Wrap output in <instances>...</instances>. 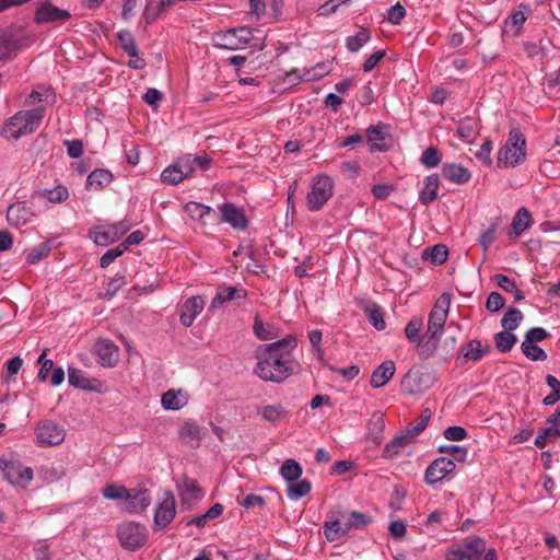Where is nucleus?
I'll return each instance as SVG.
<instances>
[{
  "mask_svg": "<svg viewBox=\"0 0 560 560\" xmlns=\"http://www.w3.org/2000/svg\"><path fill=\"white\" fill-rule=\"evenodd\" d=\"M295 347L296 338L292 335L259 346L256 350L257 362L253 373L264 382L281 383L285 381L299 365L292 354Z\"/></svg>",
  "mask_w": 560,
  "mask_h": 560,
  "instance_id": "f257e3e1",
  "label": "nucleus"
},
{
  "mask_svg": "<svg viewBox=\"0 0 560 560\" xmlns=\"http://www.w3.org/2000/svg\"><path fill=\"white\" fill-rule=\"evenodd\" d=\"M46 108L36 106L32 109H22L5 120L2 133L7 139L19 140L35 132L44 119Z\"/></svg>",
  "mask_w": 560,
  "mask_h": 560,
  "instance_id": "f03ea898",
  "label": "nucleus"
},
{
  "mask_svg": "<svg viewBox=\"0 0 560 560\" xmlns=\"http://www.w3.org/2000/svg\"><path fill=\"white\" fill-rule=\"evenodd\" d=\"M526 139L520 128H512L506 143L499 150L497 164L499 167L516 166L525 160Z\"/></svg>",
  "mask_w": 560,
  "mask_h": 560,
  "instance_id": "7ed1b4c3",
  "label": "nucleus"
},
{
  "mask_svg": "<svg viewBox=\"0 0 560 560\" xmlns=\"http://www.w3.org/2000/svg\"><path fill=\"white\" fill-rule=\"evenodd\" d=\"M334 180L328 175L316 176L311 184V190L306 195V206L312 212L319 211L332 197Z\"/></svg>",
  "mask_w": 560,
  "mask_h": 560,
  "instance_id": "20e7f679",
  "label": "nucleus"
},
{
  "mask_svg": "<svg viewBox=\"0 0 560 560\" xmlns=\"http://www.w3.org/2000/svg\"><path fill=\"white\" fill-rule=\"evenodd\" d=\"M117 538L124 549L135 551L147 542L148 530L140 523L124 522L117 527Z\"/></svg>",
  "mask_w": 560,
  "mask_h": 560,
  "instance_id": "39448f33",
  "label": "nucleus"
},
{
  "mask_svg": "<svg viewBox=\"0 0 560 560\" xmlns=\"http://www.w3.org/2000/svg\"><path fill=\"white\" fill-rule=\"evenodd\" d=\"M254 38L253 30L248 27L230 28L213 35L214 46L228 50L242 49Z\"/></svg>",
  "mask_w": 560,
  "mask_h": 560,
  "instance_id": "423d86ee",
  "label": "nucleus"
},
{
  "mask_svg": "<svg viewBox=\"0 0 560 560\" xmlns=\"http://www.w3.org/2000/svg\"><path fill=\"white\" fill-rule=\"evenodd\" d=\"M0 471L11 485L25 488L33 480V469L13 458H0Z\"/></svg>",
  "mask_w": 560,
  "mask_h": 560,
  "instance_id": "0eeeda50",
  "label": "nucleus"
},
{
  "mask_svg": "<svg viewBox=\"0 0 560 560\" xmlns=\"http://www.w3.org/2000/svg\"><path fill=\"white\" fill-rule=\"evenodd\" d=\"M450 304V294L443 293L432 307L428 318V329L425 331V336H430V339H439L447 318Z\"/></svg>",
  "mask_w": 560,
  "mask_h": 560,
  "instance_id": "6e6552de",
  "label": "nucleus"
},
{
  "mask_svg": "<svg viewBox=\"0 0 560 560\" xmlns=\"http://www.w3.org/2000/svg\"><path fill=\"white\" fill-rule=\"evenodd\" d=\"M434 383V376L431 372L420 370H409L401 380L402 392L407 395L422 394Z\"/></svg>",
  "mask_w": 560,
  "mask_h": 560,
  "instance_id": "1a4fd4ad",
  "label": "nucleus"
},
{
  "mask_svg": "<svg viewBox=\"0 0 560 560\" xmlns=\"http://www.w3.org/2000/svg\"><path fill=\"white\" fill-rule=\"evenodd\" d=\"M485 550L486 541L482 538L466 539L447 551L446 560H480Z\"/></svg>",
  "mask_w": 560,
  "mask_h": 560,
  "instance_id": "9d476101",
  "label": "nucleus"
},
{
  "mask_svg": "<svg viewBox=\"0 0 560 560\" xmlns=\"http://www.w3.org/2000/svg\"><path fill=\"white\" fill-rule=\"evenodd\" d=\"M131 228L128 221H120L105 226L103 230L93 228L89 231L90 238L100 246H107L110 243L119 240Z\"/></svg>",
  "mask_w": 560,
  "mask_h": 560,
  "instance_id": "9b49d317",
  "label": "nucleus"
},
{
  "mask_svg": "<svg viewBox=\"0 0 560 560\" xmlns=\"http://www.w3.org/2000/svg\"><path fill=\"white\" fill-rule=\"evenodd\" d=\"M36 442L39 446H54L63 442L65 430L51 420L40 421L35 430Z\"/></svg>",
  "mask_w": 560,
  "mask_h": 560,
  "instance_id": "f8f14e48",
  "label": "nucleus"
},
{
  "mask_svg": "<svg viewBox=\"0 0 560 560\" xmlns=\"http://www.w3.org/2000/svg\"><path fill=\"white\" fill-rule=\"evenodd\" d=\"M71 18L68 10L60 9L49 1L38 3L34 21L37 24H62Z\"/></svg>",
  "mask_w": 560,
  "mask_h": 560,
  "instance_id": "ddd939ff",
  "label": "nucleus"
},
{
  "mask_svg": "<svg viewBox=\"0 0 560 560\" xmlns=\"http://www.w3.org/2000/svg\"><path fill=\"white\" fill-rule=\"evenodd\" d=\"M455 468L456 465L453 459L447 457H439L428 466L424 474V481L428 485H434L452 474Z\"/></svg>",
  "mask_w": 560,
  "mask_h": 560,
  "instance_id": "4468645a",
  "label": "nucleus"
},
{
  "mask_svg": "<svg viewBox=\"0 0 560 560\" xmlns=\"http://www.w3.org/2000/svg\"><path fill=\"white\" fill-rule=\"evenodd\" d=\"M179 495L182 509L190 511L203 499L205 492L196 479L186 477L184 478L183 488L179 492Z\"/></svg>",
  "mask_w": 560,
  "mask_h": 560,
  "instance_id": "2eb2a0df",
  "label": "nucleus"
},
{
  "mask_svg": "<svg viewBox=\"0 0 560 560\" xmlns=\"http://www.w3.org/2000/svg\"><path fill=\"white\" fill-rule=\"evenodd\" d=\"M207 432V428L199 425L196 421L186 420L183 422L178 435L183 443L197 448L200 446Z\"/></svg>",
  "mask_w": 560,
  "mask_h": 560,
  "instance_id": "dca6fc26",
  "label": "nucleus"
},
{
  "mask_svg": "<svg viewBox=\"0 0 560 560\" xmlns=\"http://www.w3.org/2000/svg\"><path fill=\"white\" fill-rule=\"evenodd\" d=\"M93 353L103 366H114L119 357L118 347L109 339H100L93 346Z\"/></svg>",
  "mask_w": 560,
  "mask_h": 560,
  "instance_id": "f3484780",
  "label": "nucleus"
},
{
  "mask_svg": "<svg viewBox=\"0 0 560 560\" xmlns=\"http://www.w3.org/2000/svg\"><path fill=\"white\" fill-rule=\"evenodd\" d=\"M151 504V495L147 489H128V495L125 499L124 510L129 513H141Z\"/></svg>",
  "mask_w": 560,
  "mask_h": 560,
  "instance_id": "a211bd4d",
  "label": "nucleus"
},
{
  "mask_svg": "<svg viewBox=\"0 0 560 560\" xmlns=\"http://www.w3.org/2000/svg\"><path fill=\"white\" fill-rule=\"evenodd\" d=\"M34 217V211L25 201L15 202L7 210V220L15 228L30 223Z\"/></svg>",
  "mask_w": 560,
  "mask_h": 560,
  "instance_id": "6ab92c4d",
  "label": "nucleus"
},
{
  "mask_svg": "<svg viewBox=\"0 0 560 560\" xmlns=\"http://www.w3.org/2000/svg\"><path fill=\"white\" fill-rule=\"evenodd\" d=\"M492 348L490 345L482 346L479 339H472L465 343L464 346H462L457 360L462 362H478L485 355L489 354Z\"/></svg>",
  "mask_w": 560,
  "mask_h": 560,
  "instance_id": "aec40b11",
  "label": "nucleus"
},
{
  "mask_svg": "<svg viewBox=\"0 0 560 560\" xmlns=\"http://www.w3.org/2000/svg\"><path fill=\"white\" fill-rule=\"evenodd\" d=\"M247 291L242 287L220 285L211 301L212 308H219L234 300H245Z\"/></svg>",
  "mask_w": 560,
  "mask_h": 560,
  "instance_id": "412c9836",
  "label": "nucleus"
},
{
  "mask_svg": "<svg viewBox=\"0 0 560 560\" xmlns=\"http://www.w3.org/2000/svg\"><path fill=\"white\" fill-rule=\"evenodd\" d=\"M205 307V300L199 296H190L186 300V302L183 304L180 314H179V320L180 323L189 327L196 317L202 312Z\"/></svg>",
  "mask_w": 560,
  "mask_h": 560,
  "instance_id": "4be33fe9",
  "label": "nucleus"
},
{
  "mask_svg": "<svg viewBox=\"0 0 560 560\" xmlns=\"http://www.w3.org/2000/svg\"><path fill=\"white\" fill-rule=\"evenodd\" d=\"M220 211L222 214V221L229 223L234 229L243 230L247 228L248 221L245 213L234 203H223L220 207Z\"/></svg>",
  "mask_w": 560,
  "mask_h": 560,
  "instance_id": "5701e85b",
  "label": "nucleus"
},
{
  "mask_svg": "<svg viewBox=\"0 0 560 560\" xmlns=\"http://www.w3.org/2000/svg\"><path fill=\"white\" fill-rule=\"evenodd\" d=\"M442 176L456 185H465L471 178V173L467 167L456 163H445L441 170Z\"/></svg>",
  "mask_w": 560,
  "mask_h": 560,
  "instance_id": "b1692460",
  "label": "nucleus"
},
{
  "mask_svg": "<svg viewBox=\"0 0 560 560\" xmlns=\"http://www.w3.org/2000/svg\"><path fill=\"white\" fill-rule=\"evenodd\" d=\"M21 47V37L8 31H0V61L12 58Z\"/></svg>",
  "mask_w": 560,
  "mask_h": 560,
  "instance_id": "393cba45",
  "label": "nucleus"
},
{
  "mask_svg": "<svg viewBox=\"0 0 560 560\" xmlns=\"http://www.w3.org/2000/svg\"><path fill=\"white\" fill-rule=\"evenodd\" d=\"M395 363L392 360L384 361L372 373L370 384L373 388H380L387 384L395 374Z\"/></svg>",
  "mask_w": 560,
  "mask_h": 560,
  "instance_id": "a878e982",
  "label": "nucleus"
},
{
  "mask_svg": "<svg viewBox=\"0 0 560 560\" xmlns=\"http://www.w3.org/2000/svg\"><path fill=\"white\" fill-rule=\"evenodd\" d=\"M533 222L530 212L525 207L520 208L513 217L509 235L514 238L521 236V234L528 229Z\"/></svg>",
  "mask_w": 560,
  "mask_h": 560,
  "instance_id": "bb28decb",
  "label": "nucleus"
},
{
  "mask_svg": "<svg viewBox=\"0 0 560 560\" xmlns=\"http://www.w3.org/2000/svg\"><path fill=\"white\" fill-rule=\"evenodd\" d=\"M68 381L70 385L84 390H97L100 384L97 380H90L83 371L72 366L68 368Z\"/></svg>",
  "mask_w": 560,
  "mask_h": 560,
  "instance_id": "cd10ccee",
  "label": "nucleus"
},
{
  "mask_svg": "<svg viewBox=\"0 0 560 560\" xmlns=\"http://www.w3.org/2000/svg\"><path fill=\"white\" fill-rule=\"evenodd\" d=\"M175 517V498L171 494L155 511L154 522L160 527H165Z\"/></svg>",
  "mask_w": 560,
  "mask_h": 560,
  "instance_id": "c85d7f7f",
  "label": "nucleus"
},
{
  "mask_svg": "<svg viewBox=\"0 0 560 560\" xmlns=\"http://www.w3.org/2000/svg\"><path fill=\"white\" fill-rule=\"evenodd\" d=\"M440 187V178L436 174H431L424 178V187L419 192V201L429 206L438 198V190Z\"/></svg>",
  "mask_w": 560,
  "mask_h": 560,
  "instance_id": "c756f323",
  "label": "nucleus"
},
{
  "mask_svg": "<svg viewBox=\"0 0 560 560\" xmlns=\"http://www.w3.org/2000/svg\"><path fill=\"white\" fill-rule=\"evenodd\" d=\"M253 332L261 341L275 339L279 336V329L270 323H265L259 315L254 317Z\"/></svg>",
  "mask_w": 560,
  "mask_h": 560,
  "instance_id": "7c9ffc66",
  "label": "nucleus"
},
{
  "mask_svg": "<svg viewBox=\"0 0 560 560\" xmlns=\"http://www.w3.org/2000/svg\"><path fill=\"white\" fill-rule=\"evenodd\" d=\"M385 419L381 412H375L368 421V438L376 445L383 442Z\"/></svg>",
  "mask_w": 560,
  "mask_h": 560,
  "instance_id": "2f4dec72",
  "label": "nucleus"
},
{
  "mask_svg": "<svg viewBox=\"0 0 560 560\" xmlns=\"http://www.w3.org/2000/svg\"><path fill=\"white\" fill-rule=\"evenodd\" d=\"M412 438L409 436V433L405 430V432L400 435L395 436L390 442H388L382 453L384 458H393L399 455V450L409 443L412 442Z\"/></svg>",
  "mask_w": 560,
  "mask_h": 560,
  "instance_id": "473e14b6",
  "label": "nucleus"
},
{
  "mask_svg": "<svg viewBox=\"0 0 560 560\" xmlns=\"http://www.w3.org/2000/svg\"><path fill=\"white\" fill-rule=\"evenodd\" d=\"M113 179V175L109 171L104 168H97L91 172L86 178V188L98 190L108 185Z\"/></svg>",
  "mask_w": 560,
  "mask_h": 560,
  "instance_id": "72a5a7b5",
  "label": "nucleus"
},
{
  "mask_svg": "<svg viewBox=\"0 0 560 560\" xmlns=\"http://www.w3.org/2000/svg\"><path fill=\"white\" fill-rule=\"evenodd\" d=\"M448 256V249L444 244H436L430 247H427L422 252V259L429 260L431 264L435 266L443 265Z\"/></svg>",
  "mask_w": 560,
  "mask_h": 560,
  "instance_id": "f704fd0d",
  "label": "nucleus"
},
{
  "mask_svg": "<svg viewBox=\"0 0 560 560\" xmlns=\"http://www.w3.org/2000/svg\"><path fill=\"white\" fill-rule=\"evenodd\" d=\"M34 197L46 199L54 203H60L68 199L69 191L63 185H58L52 189H42L34 192Z\"/></svg>",
  "mask_w": 560,
  "mask_h": 560,
  "instance_id": "c9c22d12",
  "label": "nucleus"
},
{
  "mask_svg": "<svg viewBox=\"0 0 560 560\" xmlns=\"http://www.w3.org/2000/svg\"><path fill=\"white\" fill-rule=\"evenodd\" d=\"M302 466L292 458L285 459L280 467V475L288 482L299 480L302 476Z\"/></svg>",
  "mask_w": 560,
  "mask_h": 560,
  "instance_id": "e433bc0d",
  "label": "nucleus"
},
{
  "mask_svg": "<svg viewBox=\"0 0 560 560\" xmlns=\"http://www.w3.org/2000/svg\"><path fill=\"white\" fill-rule=\"evenodd\" d=\"M371 39L369 28L360 27L355 35L346 38V47L351 52L359 51Z\"/></svg>",
  "mask_w": 560,
  "mask_h": 560,
  "instance_id": "4c0bfd02",
  "label": "nucleus"
},
{
  "mask_svg": "<svg viewBox=\"0 0 560 560\" xmlns=\"http://www.w3.org/2000/svg\"><path fill=\"white\" fill-rule=\"evenodd\" d=\"M184 211L195 221H202L206 217L214 214L212 208L196 201L187 202Z\"/></svg>",
  "mask_w": 560,
  "mask_h": 560,
  "instance_id": "58836bf2",
  "label": "nucleus"
},
{
  "mask_svg": "<svg viewBox=\"0 0 560 560\" xmlns=\"http://www.w3.org/2000/svg\"><path fill=\"white\" fill-rule=\"evenodd\" d=\"M366 138L371 143L372 151H385L387 149L384 144V132L380 126H370L366 130Z\"/></svg>",
  "mask_w": 560,
  "mask_h": 560,
  "instance_id": "ea45409f",
  "label": "nucleus"
},
{
  "mask_svg": "<svg viewBox=\"0 0 560 560\" xmlns=\"http://www.w3.org/2000/svg\"><path fill=\"white\" fill-rule=\"evenodd\" d=\"M347 533L346 525L342 526L339 520L326 521L324 524V534L329 542L338 540Z\"/></svg>",
  "mask_w": 560,
  "mask_h": 560,
  "instance_id": "a19ab883",
  "label": "nucleus"
},
{
  "mask_svg": "<svg viewBox=\"0 0 560 560\" xmlns=\"http://www.w3.org/2000/svg\"><path fill=\"white\" fill-rule=\"evenodd\" d=\"M517 342V337L511 331H500L494 335L495 348L500 352H509Z\"/></svg>",
  "mask_w": 560,
  "mask_h": 560,
  "instance_id": "79ce46f5",
  "label": "nucleus"
},
{
  "mask_svg": "<svg viewBox=\"0 0 560 560\" xmlns=\"http://www.w3.org/2000/svg\"><path fill=\"white\" fill-rule=\"evenodd\" d=\"M311 489V482L306 479L299 480L295 483L291 482L287 488V497L291 500H299L306 497Z\"/></svg>",
  "mask_w": 560,
  "mask_h": 560,
  "instance_id": "37998d69",
  "label": "nucleus"
},
{
  "mask_svg": "<svg viewBox=\"0 0 560 560\" xmlns=\"http://www.w3.org/2000/svg\"><path fill=\"white\" fill-rule=\"evenodd\" d=\"M523 319V313L518 308H510L501 319V325L505 331L515 330Z\"/></svg>",
  "mask_w": 560,
  "mask_h": 560,
  "instance_id": "c03bdc74",
  "label": "nucleus"
},
{
  "mask_svg": "<svg viewBox=\"0 0 560 560\" xmlns=\"http://www.w3.org/2000/svg\"><path fill=\"white\" fill-rule=\"evenodd\" d=\"M371 523H372V517L370 515L362 513V512L352 511L349 514L348 520L345 523V525H346V530L349 533L352 528H362Z\"/></svg>",
  "mask_w": 560,
  "mask_h": 560,
  "instance_id": "a18cd8bd",
  "label": "nucleus"
},
{
  "mask_svg": "<svg viewBox=\"0 0 560 560\" xmlns=\"http://www.w3.org/2000/svg\"><path fill=\"white\" fill-rule=\"evenodd\" d=\"M422 318L421 317H412L405 327V335L409 341L420 345L422 337L420 336V330L422 328Z\"/></svg>",
  "mask_w": 560,
  "mask_h": 560,
  "instance_id": "49530a36",
  "label": "nucleus"
},
{
  "mask_svg": "<svg viewBox=\"0 0 560 560\" xmlns=\"http://www.w3.org/2000/svg\"><path fill=\"white\" fill-rule=\"evenodd\" d=\"M172 0H148L147 7L144 9V18L148 23L153 21L159 13L163 11L166 5H171Z\"/></svg>",
  "mask_w": 560,
  "mask_h": 560,
  "instance_id": "de8ad7c7",
  "label": "nucleus"
},
{
  "mask_svg": "<svg viewBox=\"0 0 560 560\" xmlns=\"http://www.w3.org/2000/svg\"><path fill=\"white\" fill-rule=\"evenodd\" d=\"M521 350L524 355L532 361H545L547 359V353L545 350L536 343L523 341L521 345Z\"/></svg>",
  "mask_w": 560,
  "mask_h": 560,
  "instance_id": "09e8293b",
  "label": "nucleus"
},
{
  "mask_svg": "<svg viewBox=\"0 0 560 560\" xmlns=\"http://www.w3.org/2000/svg\"><path fill=\"white\" fill-rule=\"evenodd\" d=\"M195 171V163L192 158L188 155H184L177 159V174L179 175L177 178V184L183 179L189 177Z\"/></svg>",
  "mask_w": 560,
  "mask_h": 560,
  "instance_id": "8fccbe9b",
  "label": "nucleus"
},
{
  "mask_svg": "<svg viewBox=\"0 0 560 560\" xmlns=\"http://www.w3.org/2000/svg\"><path fill=\"white\" fill-rule=\"evenodd\" d=\"M556 435L560 436V425L549 424L548 428L541 430L538 433L534 441V444L539 448H544L547 445V443Z\"/></svg>",
  "mask_w": 560,
  "mask_h": 560,
  "instance_id": "3c124183",
  "label": "nucleus"
},
{
  "mask_svg": "<svg viewBox=\"0 0 560 560\" xmlns=\"http://www.w3.org/2000/svg\"><path fill=\"white\" fill-rule=\"evenodd\" d=\"M126 283L127 282L125 280V275L117 273L114 278L109 280V282L107 283L106 291L101 295V298L110 300L124 285H126Z\"/></svg>",
  "mask_w": 560,
  "mask_h": 560,
  "instance_id": "603ef678",
  "label": "nucleus"
},
{
  "mask_svg": "<svg viewBox=\"0 0 560 560\" xmlns=\"http://www.w3.org/2000/svg\"><path fill=\"white\" fill-rule=\"evenodd\" d=\"M365 313L369 322L375 329L383 330L385 328L384 314L380 306L373 305L372 307L366 308Z\"/></svg>",
  "mask_w": 560,
  "mask_h": 560,
  "instance_id": "864d4df0",
  "label": "nucleus"
},
{
  "mask_svg": "<svg viewBox=\"0 0 560 560\" xmlns=\"http://www.w3.org/2000/svg\"><path fill=\"white\" fill-rule=\"evenodd\" d=\"M117 39L120 47L129 56H133L135 50L138 48L133 38V35L129 31H120L117 33Z\"/></svg>",
  "mask_w": 560,
  "mask_h": 560,
  "instance_id": "5fc2aeb1",
  "label": "nucleus"
},
{
  "mask_svg": "<svg viewBox=\"0 0 560 560\" xmlns=\"http://www.w3.org/2000/svg\"><path fill=\"white\" fill-rule=\"evenodd\" d=\"M475 127H476L475 120L472 118H470V117H465V118H463V119H460L458 121V126H457V129H456V135L460 139L467 140V139H469L470 137L474 136Z\"/></svg>",
  "mask_w": 560,
  "mask_h": 560,
  "instance_id": "6e6d98bb",
  "label": "nucleus"
},
{
  "mask_svg": "<svg viewBox=\"0 0 560 560\" xmlns=\"http://www.w3.org/2000/svg\"><path fill=\"white\" fill-rule=\"evenodd\" d=\"M431 418V412L429 409H425L423 410V412L421 413L420 416V419L418 421V423L416 424H409L407 428H406V431L409 433V436H411L412 439H415L416 436H418L421 432H423V430L427 428L428 423H429V420Z\"/></svg>",
  "mask_w": 560,
  "mask_h": 560,
  "instance_id": "4d7b16f0",
  "label": "nucleus"
},
{
  "mask_svg": "<svg viewBox=\"0 0 560 560\" xmlns=\"http://www.w3.org/2000/svg\"><path fill=\"white\" fill-rule=\"evenodd\" d=\"M102 494L108 500H125L128 495V489L122 486L107 485L103 488Z\"/></svg>",
  "mask_w": 560,
  "mask_h": 560,
  "instance_id": "13d9d810",
  "label": "nucleus"
},
{
  "mask_svg": "<svg viewBox=\"0 0 560 560\" xmlns=\"http://www.w3.org/2000/svg\"><path fill=\"white\" fill-rule=\"evenodd\" d=\"M285 415L287 411L281 406L268 405L261 410L262 418L269 422H278Z\"/></svg>",
  "mask_w": 560,
  "mask_h": 560,
  "instance_id": "bf43d9fd",
  "label": "nucleus"
},
{
  "mask_svg": "<svg viewBox=\"0 0 560 560\" xmlns=\"http://www.w3.org/2000/svg\"><path fill=\"white\" fill-rule=\"evenodd\" d=\"M441 162V154L434 147L427 148L421 155V163L429 168L435 167Z\"/></svg>",
  "mask_w": 560,
  "mask_h": 560,
  "instance_id": "052dcab7",
  "label": "nucleus"
},
{
  "mask_svg": "<svg viewBox=\"0 0 560 560\" xmlns=\"http://www.w3.org/2000/svg\"><path fill=\"white\" fill-rule=\"evenodd\" d=\"M406 16V9L400 3H396L395 5H392L386 14V20L393 24L398 25Z\"/></svg>",
  "mask_w": 560,
  "mask_h": 560,
  "instance_id": "680f3d73",
  "label": "nucleus"
},
{
  "mask_svg": "<svg viewBox=\"0 0 560 560\" xmlns=\"http://www.w3.org/2000/svg\"><path fill=\"white\" fill-rule=\"evenodd\" d=\"M493 148V143L491 140L487 139L480 147V149L475 153V156L478 161L482 162L483 164L490 166L492 163L491 160V151Z\"/></svg>",
  "mask_w": 560,
  "mask_h": 560,
  "instance_id": "e2e57ef3",
  "label": "nucleus"
},
{
  "mask_svg": "<svg viewBox=\"0 0 560 560\" xmlns=\"http://www.w3.org/2000/svg\"><path fill=\"white\" fill-rule=\"evenodd\" d=\"M549 336L550 334L546 329L541 327H533L526 331L524 341L536 343L544 341Z\"/></svg>",
  "mask_w": 560,
  "mask_h": 560,
  "instance_id": "0e129e2a",
  "label": "nucleus"
},
{
  "mask_svg": "<svg viewBox=\"0 0 560 560\" xmlns=\"http://www.w3.org/2000/svg\"><path fill=\"white\" fill-rule=\"evenodd\" d=\"M505 304V299L499 292H491L486 302V308L491 312L500 311Z\"/></svg>",
  "mask_w": 560,
  "mask_h": 560,
  "instance_id": "69168bd1",
  "label": "nucleus"
},
{
  "mask_svg": "<svg viewBox=\"0 0 560 560\" xmlns=\"http://www.w3.org/2000/svg\"><path fill=\"white\" fill-rule=\"evenodd\" d=\"M441 453H448L457 462H465L467 457V448L459 445H445L439 448Z\"/></svg>",
  "mask_w": 560,
  "mask_h": 560,
  "instance_id": "338daca9",
  "label": "nucleus"
},
{
  "mask_svg": "<svg viewBox=\"0 0 560 560\" xmlns=\"http://www.w3.org/2000/svg\"><path fill=\"white\" fill-rule=\"evenodd\" d=\"M443 435L448 441H463L467 438V431L463 427L451 425L444 430Z\"/></svg>",
  "mask_w": 560,
  "mask_h": 560,
  "instance_id": "774afa93",
  "label": "nucleus"
}]
</instances>
